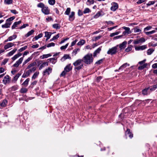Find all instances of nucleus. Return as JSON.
<instances>
[{
    "mask_svg": "<svg viewBox=\"0 0 157 157\" xmlns=\"http://www.w3.org/2000/svg\"><path fill=\"white\" fill-rule=\"evenodd\" d=\"M82 59H77L73 63V65L75 66V70H79L81 69L83 67V64Z\"/></svg>",
    "mask_w": 157,
    "mask_h": 157,
    "instance_id": "3",
    "label": "nucleus"
},
{
    "mask_svg": "<svg viewBox=\"0 0 157 157\" xmlns=\"http://www.w3.org/2000/svg\"><path fill=\"white\" fill-rule=\"evenodd\" d=\"M126 44V41H124L121 44H120L119 47L121 48V49H123L125 48Z\"/></svg>",
    "mask_w": 157,
    "mask_h": 157,
    "instance_id": "20",
    "label": "nucleus"
},
{
    "mask_svg": "<svg viewBox=\"0 0 157 157\" xmlns=\"http://www.w3.org/2000/svg\"><path fill=\"white\" fill-rule=\"evenodd\" d=\"M55 45V44L53 42L50 43L48 44L47 45V47L48 48L51 47V46H54Z\"/></svg>",
    "mask_w": 157,
    "mask_h": 157,
    "instance_id": "56",
    "label": "nucleus"
},
{
    "mask_svg": "<svg viewBox=\"0 0 157 157\" xmlns=\"http://www.w3.org/2000/svg\"><path fill=\"white\" fill-rule=\"evenodd\" d=\"M101 13L100 12H98L95 16H94V18H97L99 16H101Z\"/></svg>",
    "mask_w": 157,
    "mask_h": 157,
    "instance_id": "61",
    "label": "nucleus"
},
{
    "mask_svg": "<svg viewBox=\"0 0 157 157\" xmlns=\"http://www.w3.org/2000/svg\"><path fill=\"white\" fill-rule=\"evenodd\" d=\"M128 65V66H129V64H128L127 63H126L124 64L121 67H120L119 68V69H121L122 68H125L126 67L127 65Z\"/></svg>",
    "mask_w": 157,
    "mask_h": 157,
    "instance_id": "50",
    "label": "nucleus"
},
{
    "mask_svg": "<svg viewBox=\"0 0 157 157\" xmlns=\"http://www.w3.org/2000/svg\"><path fill=\"white\" fill-rule=\"evenodd\" d=\"M56 2L55 0H48V2L51 5H53L55 4Z\"/></svg>",
    "mask_w": 157,
    "mask_h": 157,
    "instance_id": "43",
    "label": "nucleus"
},
{
    "mask_svg": "<svg viewBox=\"0 0 157 157\" xmlns=\"http://www.w3.org/2000/svg\"><path fill=\"white\" fill-rule=\"evenodd\" d=\"M29 26V25L28 24H24L23 25L21 26L20 27L19 29H23V28H25L26 27L28 26Z\"/></svg>",
    "mask_w": 157,
    "mask_h": 157,
    "instance_id": "55",
    "label": "nucleus"
},
{
    "mask_svg": "<svg viewBox=\"0 0 157 157\" xmlns=\"http://www.w3.org/2000/svg\"><path fill=\"white\" fill-rule=\"evenodd\" d=\"M37 82V81H36L33 82L31 83L30 86L32 88H33L34 86L36 85V84Z\"/></svg>",
    "mask_w": 157,
    "mask_h": 157,
    "instance_id": "57",
    "label": "nucleus"
},
{
    "mask_svg": "<svg viewBox=\"0 0 157 157\" xmlns=\"http://www.w3.org/2000/svg\"><path fill=\"white\" fill-rule=\"evenodd\" d=\"M112 6L110 8L111 10L114 11L117 10L118 8V4L115 2H113L111 3Z\"/></svg>",
    "mask_w": 157,
    "mask_h": 157,
    "instance_id": "8",
    "label": "nucleus"
},
{
    "mask_svg": "<svg viewBox=\"0 0 157 157\" xmlns=\"http://www.w3.org/2000/svg\"><path fill=\"white\" fill-rule=\"evenodd\" d=\"M27 89L25 88H22L21 89L20 92L21 93H26L27 91Z\"/></svg>",
    "mask_w": 157,
    "mask_h": 157,
    "instance_id": "41",
    "label": "nucleus"
},
{
    "mask_svg": "<svg viewBox=\"0 0 157 157\" xmlns=\"http://www.w3.org/2000/svg\"><path fill=\"white\" fill-rule=\"evenodd\" d=\"M27 48V46H25L23 47L20 48L18 50V51L20 52H22L23 51L25 50Z\"/></svg>",
    "mask_w": 157,
    "mask_h": 157,
    "instance_id": "48",
    "label": "nucleus"
},
{
    "mask_svg": "<svg viewBox=\"0 0 157 157\" xmlns=\"http://www.w3.org/2000/svg\"><path fill=\"white\" fill-rule=\"evenodd\" d=\"M132 45H129V46L128 47V48L125 49V51L127 52L130 51L132 50Z\"/></svg>",
    "mask_w": 157,
    "mask_h": 157,
    "instance_id": "36",
    "label": "nucleus"
},
{
    "mask_svg": "<svg viewBox=\"0 0 157 157\" xmlns=\"http://www.w3.org/2000/svg\"><path fill=\"white\" fill-rule=\"evenodd\" d=\"M45 6L44 3L42 2H40L37 5V7L41 8L42 9Z\"/></svg>",
    "mask_w": 157,
    "mask_h": 157,
    "instance_id": "39",
    "label": "nucleus"
},
{
    "mask_svg": "<svg viewBox=\"0 0 157 157\" xmlns=\"http://www.w3.org/2000/svg\"><path fill=\"white\" fill-rule=\"evenodd\" d=\"M102 37V36L101 35H99L98 36L94 37L92 40L93 41H96L97 40L99 39Z\"/></svg>",
    "mask_w": 157,
    "mask_h": 157,
    "instance_id": "33",
    "label": "nucleus"
},
{
    "mask_svg": "<svg viewBox=\"0 0 157 157\" xmlns=\"http://www.w3.org/2000/svg\"><path fill=\"white\" fill-rule=\"evenodd\" d=\"M68 44L69 43H67L65 46H61L60 48L61 50H63L67 48L68 45Z\"/></svg>",
    "mask_w": 157,
    "mask_h": 157,
    "instance_id": "52",
    "label": "nucleus"
},
{
    "mask_svg": "<svg viewBox=\"0 0 157 157\" xmlns=\"http://www.w3.org/2000/svg\"><path fill=\"white\" fill-rule=\"evenodd\" d=\"M9 60L8 59H5L2 63V65H5L7 62Z\"/></svg>",
    "mask_w": 157,
    "mask_h": 157,
    "instance_id": "51",
    "label": "nucleus"
},
{
    "mask_svg": "<svg viewBox=\"0 0 157 157\" xmlns=\"http://www.w3.org/2000/svg\"><path fill=\"white\" fill-rule=\"evenodd\" d=\"M70 58L69 55H65L63 56V57L61 59V60L62 61H64L66 59H69Z\"/></svg>",
    "mask_w": 157,
    "mask_h": 157,
    "instance_id": "32",
    "label": "nucleus"
},
{
    "mask_svg": "<svg viewBox=\"0 0 157 157\" xmlns=\"http://www.w3.org/2000/svg\"><path fill=\"white\" fill-rule=\"evenodd\" d=\"M146 0H138L137 2V3L138 4H140L145 1Z\"/></svg>",
    "mask_w": 157,
    "mask_h": 157,
    "instance_id": "63",
    "label": "nucleus"
},
{
    "mask_svg": "<svg viewBox=\"0 0 157 157\" xmlns=\"http://www.w3.org/2000/svg\"><path fill=\"white\" fill-rule=\"evenodd\" d=\"M29 53V52L28 51H25L23 54V57L20 58L18 60H17L16 63L13 64V67H17L20 64H21L22 61L23 60V57L25 56L27 54Z\"/></svg>",
    "mask_w": 157,
    "mask_h": 157,
    "instance_id": "5",
    "label": "nucleus"
},
{
    "mask_svg": "<svg viewBox=\"0 0 157 157\" xmlns=\"http://www.w3.org/2000/svg\"><path fill=\"white\" fill-rule=\"evenodd\" d=\"M117 47H114L109 49L107 52V54L111 55L115 54L117 52Z\"/></svg>",
    "mask_w": 157,
    "mask_h": 157,
    "instance_id": "6",
    "label": "nucleus"
},
{
    "mask_svg": "<svg viewBox=\"0 0 157 157\" xmlns=\"http://www.w3.org/2000/svg\"><path fill=\"white\" fill-rule=\"evenodd\" d=\"M155 30H152L150 32H145V33L147 35L153 34L155 32Z\"/></svg>",
    "mask_w": 157,
    "mask_h": 157,
    "instance_id": "44",
    "label": "nucleus"
},
{
    "mask_svg": "<svg viewBox=\"0 0 157 157\" xmlns=\"http://www.w3.org/2000/svg\"><path fill=\"white\" fill-rule=\"evenodd\" d=\"M14 45V44L13 43H7L6 44L4 47V48L5 50H6L7 49L13 46Z\"/></svg>",
    "mask_w": 157,
    "mask_h": 157,
    "instance_id": "16",
    "label": "nucleus"
},
{
    "mask_svg": "<svg viewBox=\"0 0 157 157\" xmlns=\"http://www.w3.org/2000/svg\"><path fill=\"white\" fill-rule=\"evenodd\" d=\"M149 88L148 87L147 88H145L144 89L142 90V94L144 95H146L147 94V91L149 89Z\"/></svg>",
    "mask_w": 157,
    "mask_h": 157,
    "instance_id": "34",
    "label": "nucleus"
},
{
    "mask_svg": "<svg viewBox=\"0 0 157 157\" xmlns=\"http://www.w3.org/2000/svg\"><path fill=\"white\" fill-rule=\"evenodd\" d=\"M32 58L31 57H30L28 58L27 59L25 60L23 63V66L24 65L26 64L27 63L29 62L30 60H31L32 59Z\"/></svg>",
    "mask_w": 157,
    "mask_h": 157,
    "instance_id": "28",
    "label": "nucleus"
},
{
    "mask_svg": "<svg viewBox=\"0 0 157 157\" xmlns=\"http://www.w3.org/2000/svg\"><path fill=\"white\" fill-rule=\"evenodd\" d=\"M34 31L33 30H32L30 31L29 32L25 35V36L27 37L30 36L32 35L34 32Z\"/></svg>",
    "mask_w": 157,
    "mask_h": 157,
    "instance_id": "29",
    "label": "nucleus"
},
{
    "mask_svg": "<svg viewBox=\"0 0 157 157\" xmlns=\"http://www.w3.org/2000/svg\"><path fill=\"white\" fill-rule=\"evenodd\" d=\"M145 39L143 37H141L139 39H137L134 40L133 43L134 44H138L140 43H142L145 41Z\"/></svg>",
    "mask_w": 157,
    "mask_h": 157,
    "instance_id": "7",
    "label": "nucleus"
},
{
    "mask_svg": "<svg viewBox=\"0 0 157 157\" xmlns=\"http://www.w3.org/2000/svg\"><path fill=\"white\" fill-rule=\"evenodd\" d=\"M155 3V1H149L148 3L147 4V5L148 6H150L151 5H153Z\"/></svg>",
    "mask_w": 157,
    "mask_h": 157,
    "instance_id": "58",
    "label": "nucleus"
},
{
    "mask_svg": "<svg viewBox=\"0 0 157 157\" xmlns=\"http://www.w3.org/2000/svg\"><path fill=\"white\" fill-rule=\"evenodd\" d=\"M17 89V87L16 86H13L11 88V90L12 91H14L16 90Z\"/></svg>",
    "mask_w": 157,
    "mask_h": 157,
    "instance_id": "60",
    "label": "nucleus"
},
{
    "mask_svg": "<svg viewBox=\"0 0 157 157\" xmlns=\"http://www.w3.org/2000/svg\"><path fill=\"white\" fill-rule=\"evenodd\" d=\"M101 47H100L96 50L94 53V57H96L97 55L100 53L101 50Z\"/></svg>",
    "mask_w": 157,
    "mask_h": 157,
    "instance_id": "18",
    "label": "nucleus"
},
{
    "mask_svg": "<svg viewBox=\"0 0 157 157\" xmlns=\"http://www.w3.org/2000/svg\"><path fill=\"white\" fill-rule=\"evenodd\" d=\"M83 62L85 63L90 64L93 62V58L91 54H88L85 55L82 59Z\"/></svg>",
    "mask_w": 157,
    "mask_h": 157,
    "instance_id": "2",
    "label": "nucleus"
},
{
    "mask_svg": "<svg viewBox=\"0 0 157 157\" xmlns=\"http://www.w3.org/2000/svg\"><path fill=\"white\" fill-rule=\"evenodd\" d=\"M17 49L16 48H15L12 51L8 53V55L9 56H11L13 55V54L17 51Z\"/></svg>",
    "mask_w": 157,
    "mask_h": 157,
    "instance_id": "27",
    "label": "nucleus"
},
{
    "mask_svg": "<svg viewBox=\"0 0 157 157\" xmlns=\"http://www.w3.org/2000/svg\"><path fill=\"white\" fill-rule=\"evenodd\" d=\"M102 78V77L101 76L97 77L96 78L97 81L98 82H99L101 80V79Z\"/></svg>",
    "mask_w": 157,
    "mask_h": 157,
    "instance_id": "64",
    "label": "nucleus"
},
{
    "mask_svg": "<svg viewBox=\"0 0 157 157\" xmlns=\"http://www.w3.org/2000/svg\"><path fill=\"white\" fill-rule=\"evenodd\" d=\"M39 71H36L34 73L33 76L32 77V79H36L39 75Z\"/></svg>",
    "mask_w": 157,
    "mask_h": 157,
    "instance_id": "25",
    "label": "nucleus"
},
{
    "mask_svg": "<svg viewBox=\"0 0 157 157\" xmlns=\"http://www.w3.org/2000/svg\"><path fill=\"white\" fill-rule=\"evenodd\" d=\"M151 28H152L151 26H148L147 27H146L144 28V31L145 32L146 31L149 30H150V29H151Z\"/></svg>",
    "mask_w": 157,
    "mask_h": 157,
    "instance_id": "54",
    "label": "nucleus"
},
{
    "mask_svg": "<svg viewBox=\"0 0 157 157\" xmlns=\"http://www.w3.org/2000/svg\"><path fill=\"white\" fill-rule=\"evenodd\" d=\"M52 27L56 29H59L61 27V26L59 24H55L53 25Z\"/></svg>",
    "mask_w": 157,
    "mask_h": 157,
    "instance_id": "24",
    "label": "nucleus"
},
{
    "mask_svg": "<svg viewBox=\"0 0 157 157\" xmlns=\"http://www.w3.org/2000/svg\"><path fill=\"white\" fill-rule=\"evenodd\" d=\"M103 59H100L99 60L97 61L96 62L95 64H97L98 65L100 64L101 63L103 62Z\"/></svg>",
    "mask_w": 157,
    "mask_h": 157,
    "instance_id": "59",
    "label": "nucleus"
},
{
    "mask_svg": "<svg viewBox=\"0 0 157 157\" xmlns=\"http://www.w3.org/2000/svg\"><path fill=\"white\" fill-rule=\"evenodd\" d=\"M80 50L79 48H76L73 51L72 54L73 55L75 56L77 54L78 51H79Z\"/></svg>",
    "mask_w": 157,
    "mask_h": 157,
    "instance_id": "35",
    "label": "nucleus"
},
{
    "mask_svg": "<svg viewBox=\"0 0 157 157\" xmlns=\"http://www.w3.org/2000/svg\"><path fill=\"white\" fill-rule=\"evenodd\" d=\"M52 69L50 67H48L47 69H46L44 71H43V75H45L47 74L49 75L52 71Z\"/></svg>",
    "mask_w": 157,
    "mask_h": 157,
    "instance_id": "13",
    "label": "nucleus"
},
{
    "mask_svg": "<svg viewBox=\"0 0 157 157\" xmlns=\"http://www.w3.org/2000/svg\"><path fill=\"white\" fill-rule=\"evenodd\" d=\"M125 134L126 135H128L130 138H132L133 136V134L130 132V129L129 128L127 129Z\"/></svg>",
    "mask_w": 157,
    "mask_h": 157,
    "instance_id": "15",
    "label": "nucleus"
},
{
    "mask_svg": "<svg viewBox=\"0 0 157 157\" xmlns=\"http://www.w3.org/2000/svg\"><path fill=\"white\" fill-rule=\"evenodd\" d=\"M30 79L29 78H27L22 84V85L26 87L28 84L29 81Z\"/></svg>",
    "mask_w": 157,
    "mask_h": 157,
    "instance_id": "23",
    "label": "nucleus"
},
{
    "mask_svg": "<svg viewBox=\"0 0 157 157\" xmlns=\"http://www.w3.org/2000/svg\"><path fill=\"white\" fill-rule=\"evenodd\" d=\"M49 61L44 62L39 67V69L40 70L45 66H48V65Z\"/></svg>",
    "mask_w": 157,
    "mask_h": 157,
    "instance_id": "19",
    "label": "nucleus"
},
{
    "mask_svg": "<svg viewBox=\"0 0 157 157\" xmlns=\"http://www.w3.org/2000/svg\"><path fill=\"white\" fill-rule=\"evenodd\" d=\"M72 68V66H71V64L69 63L64 68V70L62 71L61 74L60 76L61 77L64 76L66 75L67 73L71 71Z\"/></svg>",
    "mask_w": 157,
    "mask_h": 157,
    "instance_id": "4",
    "label": "nucleus"
},
{
    "mask_svg": "<svg viewBox=\"0 0 157 157\" xmlns=\"http://www.w3.org/2000/svg\"><path fill=\"white\" fill-rule=\"evenodd\" d=\"M91 11L90 10V9L88 8H85L84 11H83V13L85 14V13H89Z\"/></svg>",
    "mask_w": 157,
    "mask_h": 157,
    "instance_id": "49",
    "label": "nucleus"
},
{
    "mask_svg": "<svg viewBox=\"0 0 157 157\" xmlns=\"http://www.w3.org/2000/svg\"><path fill=\"white\" fill-rule=\"evenodd\" d=\"M17 37V36L16 35H13L12 36H10L9 37V40L10 41H11L13 39L16 38Z\"/></svg>",
    "mask_w": 157,
    "mask_h": 157,
    "instance_id": "40",
    "label": "nucleus"
},
{
    "mask_svg": "<svg viewBox=\"0 0 157 157\" xmlns=\"http://www.w3.org/2000/svg\"><path fill=\"white\" fill-rule=\"evenodd\" d=\"M7 101L6 100H4L2 103L1 104L2 106H5L7 104Z\"/></svg>",
    "mask_w": 157,
    "mask_h": 157,
    "instance_id": "46",
    "label": "nucleus"
},
{
    "mask_svg": "<svg viewBox=\"0 0 157 157\" xmlns=\"http://www.w3.org/2000/svg\"><path fill=\"white\" fill-rule=\"evenodd\" d=\"M122 28L123 29L125 30V31H126L127 33H128V34L129 33V31L130 29L129 28L124 26Z\"/></svg>",
    "mask_w": 157,
    "mask_h": 157,
    "instance_id": "53",
    "label": "nucleus"
},
{
    "mask_svg": "<svg viewBox=\"0 0 157 157\" xmlns=\"http://www.w3.org/2000/svg\"><path fill=\"white\" fill-rule=\"evenodd\" d=\"M21 55H22L21 53H18L17 54L14 55L13 57H12V58L11 59L13 61L15 60V59H17L19 57L21 56Z\"/></svg>",
    "mask_w": 157,
    "mask_h": 157,
    "instance_id": "21",
    "label": "nucleus"
},
{
    "mask_svg": "<svg viewBox=\"0 0 157 157\" xmlns=\"http://www.w3.org/2000/svg\"><path fill=\"white\" fill-rule=\"evenodd\" d=\"M147 48L146 45H144L139 46H136L135 47V49L136 51L143 50Z\"/></svg>",
    "mask_w": 157,
    "mask_h": 157,
    "instance_id": "11",
    "label": "nucleus"
},
{
    "mask_svg": "<svg viewBox=\"0 0 157 157\" xmlns=\"http://www.w3.org/2000/svg\"><path fill=\"white\" fill-rule=\"evenodd\" d=\"M10 76L9 75H7L4 77L3 82L4 84H6L10 82Z\"/></svg>",
    "mask_w": 157,
    "mask_h": 157,
    "instance_id": "12",
    "label": "nucleus"
},
{
    "mask_svg": "<svg viewBox=\"0 0 157 157\" xmlns=\"http://www.w3.org/2000/svg\"><path fill=\"white\" fill-rule=\"evenodd\" d=\"M78 16H81L82 15L83 12L81 10H79L78 11Z\"/></svg>",
    "mask_w": 157,
    "mask_h": 157,
    "instance_id": "62",
    "label": "nucleus"
},
{
    "mask_svg": "<svg viewBox=\"0 0 157 157\" xmlns=\"http://www.w3.org/2000/svg\"><path fill=\"white\" fill-rule=\"evenodd\" d=\"M56 59L55 58H51L47 59L48 61L51 62L53 64H55L56 62Z\"/></svg>",
    "mask_w": 157,
    "mask_h": 157,
    "instance_id": "26",
    "label": "nucleus"
},
{
    "mask_svg": "<svg viewBox=\"0 0 157 157\" xmlns=\"http://www.w3.org/2000/svg\"><path fill=\"white\" fill-rule=\"evenodd\" d=\"M21 23V21L20 20L17 22H15L13 25L12 26L11 28L12 29H15L16 27H17L18 25Z\"/></svg>",
    "mask_w": 157,
    "mask_h": 157,
    "instance_id": "17",
    "label": "nucleus"
},
{
    "mask_svg": "<svg viewBox=\"0 0 157 157\" xmlns=\"http://www.w3.org/2000/svg\"><path fill=\"white\" fill-rule=\"evenodd\" d=\"M154 51V50L153 48H150L147 50V54L148 55H151L152 52Z\"/></svg>",
    "mask_w": 157,
    "mask_h": 157,
    "instance_id": "38",
    "label": "nucleus"
},
{
    "mask_svg": "<svg viewBox=\"0 0 157 157\" xmlns=\"http://www.w3.org/2000/svg\"><path fill=\"white\" fill-rule=\"evenodd\" d=\"M52 56V55L50 54H44L40 56V58L41 59H43L44 58H46L49 57H50Z\"/></svg>",
    "mask_w": 157,
    "mask_h": 157,
    "instance_id": "22",
    "label": "nucleus"
},
{
    "mask_svg": "<svg viewBox=\"0 0 157 157\" xmlns=\"http://www.w3.org/2000/svg\"><path fill=\"white\" fill-rule=\"evenodd\" d=\"M45 37H46L48 38H50L52 35V33L51 32H45Z\"/></svg>",
    "mask_w": 157,
    "mask_h": 157,
    "instance_id": "30",
    "label": "nucleus"
},
{
    "mask_svg": "<svg viewBox=\"0 0 157 157\" xmlns=\"http://www.w3.org/2000/svg\"><path fill=\"white\" fill-rule=\"evenodd\" d=\"M13 0H5V3L7 4H10L12 3Z\"/></svg>",
    "mask_w": 157,
    "mask_h": 157,
    "instance_id": "47",
    "label": "nucleus"
},
{
    "mask_svg": "<svg viewBox=\"0 0 157 157\" xmlns=\"http://www.w3.org/2000/svg\"><path fill=\"white\" fill-rule=\"evenodd\" d=\"M42 12L45 14L47 15L50 13V10L47 6H45L41 9Z\"/></svg>",
    "mask_w": 157,
    "mask_h": 157,
    "instance_id": "9",
    "label": "nucleus"
},
{
    "mask_svg": "<svg viewBox=\"0 0 157 157\" xmlns=\"http://www.w3.org/2000/svg\"><path fill=\"white\" fill-rule=\"evenodd\" d=\"M71 8H67L65 12V14L66 15H68L69 14Z\"/></svg>",
    "mask_w": 157,
    "mask_h": 157,
    "instance_id": "45",
    "label": "nucleus"
},
{
    "mask_svg": "<svg viewBox=\"0 0 157 157\" xmlns=\"http://www.w3.org/2000/svg\"><path fill=\"white\" fill-rule=\"evenodd\" d=\"M75 12L72 11L71 12V14L69 16L70 19H74L75 18Z\"/></svg>",
    "mask_w": 157,
    "mask_h": 157,
    "instance_id": "37",
    "label": "nucleus"
},
{
    "mask_svg": "<svg viewBox=\"0 0 157 157\" xmlns=\"http://www.w3.org/2000/svg\"><path fill=\"white\" fill-rule=\"evenodd\" d=\"M21 73L19 72L13 78L12 81L15 82L17 80L19 77L21 75Z\"/></svg>",
    "mask_w": 157,
    "mask_h": 157,
    "instance_id": "14",
    "label": "nucleus"
},
{
    "mask_svg": "<svg viewBox=\"0 0 157 157\" xmlns=\"http://www.w3.org/2000/svg\"><path fill=\"white\" fill-rule=\"evenodd\" d=\"M43 34L41 33L39 34L38 35L36 36L34 39H35V40H38L39 38L43 36Z\"/></svg>",
    "mask_w": 157,
    "mask_h": 157,
    "instance_id": "42",
    "label": "nucleus"
},
{
    "mask_svg": "<svg viewBox=\"0 0 157 157\" xmlns=\"http://www.w3.org/2000/svg\"><path fill=\"white\" fill-rule=\"evenodd\" d=\"M36 64V62H33L29 64L26 68V70L28 69V70L23 73L22 77L25 78L29 77L32 73L34 72L36 69V67H34Z\"/></svg>",
    "mask_w": 157,
    "mask_h": 157,
    "instance_id": "1",
    "label": "nucleus"
},
{
    "mask_svg": "<svg viewBox=\"0 0 157 157\" xmlns=\"http://www.w3.org/2000/svg\"><path fill=\"white\" fill-rule=\"evenodd\" d=\"M12 21V20H6V23L2 25V28H9L12 24V22H11Z\"/></svg>",
    "mask_w": 157,
    "mask_h": 157,
    "instance_id": "10",
    "label": "nucleus"
},
{
    "mask_svg": "<svg viewBox=\"0 0 157 157\" xmlns=\"http://www.w3.org/2000/svg\"><path fill=\"white\" fill-rule=\"evenodd\" d=\"M85 43V40H81L77 43L78 45L81 46L83 45Z\"/></svg>",
    "mask_w": 157,
    "mask_h": 157,
    "instance_id": "31",
    "label": "nucleus"
}]
</instances>
